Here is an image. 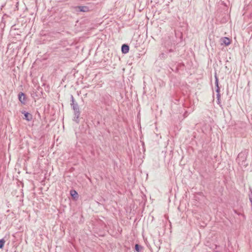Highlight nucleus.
<instances>
[{"label": "nucleus", "mask_w": 252, "mask_h": 252, "mask_svg": "<svg viewBox=\"0 0 252 252\" xmlns=\"http://www.w3.org/2000/svg\"><path fill=\"white\" fill-rule=\"evenodd\" d=\"M71 102L72 103H74V97L73 96V95H71Z\"/></svg>", "instance_id": "6ab92c4d"}, {"label": "nucleus", "mask_w": 252, "mask_h": 252, "mask_svg": "<svg viewBox=\"0 0 252 252\" xmlns=\"http://www.w3.org/2000/svg\"><path fill=\"white\" fill-rule=\"evenodd\" d=\"M217 104L219 105V106L222 108V105L221 104L220 102V95H217Z\"/></svg>", "instance_id": "2eb2a0df"}, {"label": "nucleus", "mask_w": 252, "mask_h": 252, "mask_svg": "<svg viewBox=\"0 0 252 252\" xmlns=\"http://www.w3.org/2000/svg\"><path fill=\"white\" fill-rule=\"evenodd\" d=\"M221 44H224L225 46H228L230 44V40L228 37H224L220 39Z\"/></svg>", "instance_id": "9d476101"}, {"label": "nucleus", "mask_w": 252, "mask_h": 252, "mask_svg": "<svg viewBox=\"0 0 252 252\" xmlns=\"http://www.w3.org/2000/svg\"><path fill=\"white\" fill-rule=\"evenodd\" d=\"M70 194L72 199L74 200H77L79 198L78 192L74 189H71L70 190Z\"/></svg>", "instance_id": "6e6552de"}, {"label": "nucleus", "mask_w": 252, "mask_h": 252, "mask_svg": "<svg viewBox=\"0 0 252 252\" xmlns=\"http://www.w3.org/2000/svg\"><path fill=\"white\" fill-rule=\"evenodd\" d=\"M169 53H167V52H165L164 51H163L159 54V58L160 59L164 60L167 58V54Z\"/></svg>", "instance_id": "9b49d317"}, {"label": "nucleus", "mask_w": 252, "mask_h": 252, "mask_svg": "<svg viewBox=\"0 0 252 252\" xmlns=\"http://www.w3.org/2000/svg\"><path fill=\"white\" fill-rule=\"evenodd\" d=\"M18 99L21 103L23 104H25L26 103L25 94L22 92L18 94Z\"/></svg>", "instance_id": "0eeeda50"}, {"label": "nucleus", "mask_w": 252, "mask_h": 252, "mask_svg": "<svg viewBox=\"0 0 252 252\" xmlns=\"http://www.w3.org/2000/svg\"><path fill=\"white\" fill-rule=\"evenodd\" d=\"M110 97L111 96L110 95L108 94H106L102 96L101 98V101L105 104L109 105V102L110 101Z\"/></svg>", "instance_id": "39448f33"}, {"label": "nucleus", "mask_w": 252, "mask_h": 252, "mask_svg": "<svg viewBox=\"0 0 252 252\" xmlns=\"http://www.w3.org/2000/svg\"><path fill=\"white\" fill-rule=\"evenodd\" d=\"M8 17V16H7V15H4L3 16V17H2V20H3V19H4V17Z\"/></svg>", "instance_id": "aec40b11"}, {"label": "nucleus", "mask_w": 252, "mask_h": 252, "mask_svg": "<svg viewBox=\"0 0 252 252\" xmlns=\"http://www.w3.org/2000/svg\"><path fill=\"white\" fill-rule=\"evenodd\" d=\"M129 50V46L126 44H124L121 47V51L122 53L126 54L128 52Z\"/></svg>", "instance_id": "1a4fd4ad"}, {"label": "nucleus", "mask_w": 252, "mask_h": 252, "mask_svg": "<svg viewBox=\"0 0 252 252\" xmlns=\"http://www.w3.org/2000/svg\"><path fill=\"white\" fill-rule=\"evenodd\" d=\"M143 249V247L138 244H136L135 245V250L137 252H142V250Z\"/></svg>", "instance_id": "f8f14e48"}, {"label": "nucleus", "mask_w": 252, "mask_h": 252, "mask_svg": "<svg viewBox=\"0 0 252 252\" xmlns=\"http://www.w3.org/2000/svg\"><path fill=\"white\" fill-rule=\"evenodd\" d=\"M21 113L24 116V119L26 120L27 121H31L32 120V115L31 113L25 111H22Z\"/></svg>", "instance_id": "423d86ee"}, {"label": "nucleus", "mask_w": 252, "mask_h": 252, "mask_svg": "<svg viewBox=\"0 0 252 252\" xmlns=\"http://www.w3.org/2000/svg\"><path fill=\"white\" fill-rule=\"evenodd\" d=\"M171 69H172V71H175L176 72H177L178 71V68L177 67H176L175 70L174 69L172 68H171Z\"/></svg>", "instance_id": "a211bd4d"}, {"label": "nucleus", "mask_w": 252, "mask_h": 252, "mask_svg": "<svg viewBox=\"0 0 252 252\" xmlns=\"http://www.w3.org/2000/svg\"><path fill=\"white\" fill-rule=\"evenodd\" d=\"M76 10L78 12H87L90 11V8L86 5L77 6L75 7Z\"/></svg>", "instance_id": "20e7f679"}, {"label": "nucleus", "mask_w": 252, "mask_h": 252, "mask_svg": "<svg viewBox=\"0 0 252 252\" xmlns=\"http://www.w3.org/2000/svg\"><path fill=\"white\" fill-rule=\"evenodd\" d=\"M215 84L216 88V89H220V87L219 86V79H218V77L217 76V74L216 73H215Z\"/></svg>", "instance_id": "ddd939ff"}, {"label": "nucleus", "mask_w": 252, "mask_h": 252, "mask_svg": "<svg viewBox=\"0 0 252 252\" xmlns=\"http://www.w3.org/2000/svg\"><path fill=\"white\" fill-rule=\"evenodd\" d=\"M5 241L4 239H0V249H2L3 247Z\"/></svg>", "instance_id": "dca6fc26"}, {"label": "nucleus", "mask_w": 252, "mask_h": 252, "mask_svg": "<svg viewBox=\"0 0 252 252\" xmlns=\"http://www.w3.org/2000/svg\"><path fill=\"white\" fill-rule=\"evenodd\" d=\"M248 152L245 150L240 153L236 158V160L238 164L240 165L245 166V161L247 159Z\"/></svg>", "instance_id": "f03ea898"}, {"label": "nucleus", "mask_w": 252, "mask_h": 252, "mask_svg": "<svg viewBox=\"0 0 252 252\" xmlns=\"http://www.w3.org/2000/svg\"><path fill=\"white\" fill-rule=\"evenodd\" d=\"M71 107L74 110V118L73 121L78 124L79 123V118L80 115V112L79 110V107L77 103H71Z\"/></svg>", "instance_id": "7ed1b4c3"}, {"label": "nucleus", "mask_w": 252, "mask_h": 252, "mask_svg": "<svg viewBox=\"0 0 252 252\" xmlns=\"http://www.w3.org/2000/svg\"><path fill=\"white\" fill-rule=\"evenodd\" d=\"M175 36L176 37H179L180 38L181 40L182 39L183 35H182V32L175 31Z\"/></svg>", "instance_id": "4468645a"}, {"label": "nucleus", "mask_w": 252, "mask_h": 252, "mask_svg": "<svg viewBox=\"0 0 252 252\" xmlns=\"http://www.w3.org/2000/svg\"><path fill=\"white\" fill-rule=\"evenodd\" d=\"M175 47V43L169 36L165 37L162 39L161 47L163 49V51L173 53L176 49Z\"/></svg>", "instance_id": "f257e3e1"}, {"label": "nucleus", "mask_w": 252, "mask_h": 252, "mask_svg": "<svg viewBox=\"0 0 252 252\" xmlns=\"http://www.w3.org/2000/svg\"><path fill=\"white\" fill-rule=\"evenodd\" d=\"M216 92L217 93V95H220V89H216Z\"/></svg>", "instance_id": "f3484780"}]
</instances>
